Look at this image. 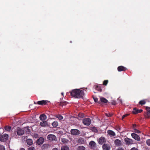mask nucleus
<instances>
[{
	"label": "nucleus",
	"instance_id": "obj_1",
	"mask_svg": "<svg viewBox=\"0 0 150 150\" xmlns=\"http://www.w3.org/2000/svg\"><path fill=\"white\" fill-rule=\"evenodd\" d=\"M70 92L71 95L75 98H80L84 95L83 91L79 89H74Z\"/></svg>",
	"mask_w": 150,
	"mask_h": 150
},
{
	"label": "nucleus",
	"instance_id": "obj_2",
	"mask_svg": "<svg viewBox=\"0 0 150 150\" xmlns=\"http://www.w3.org/2000/svg\"><path fill=\"white\" fill-rule=\"evenodd\" d=\"M47 139L51 141L54 142L57 141V138L56 136L53 134H49L47 136Z\"/></svg>",
	"mask_w": 150,
	"mask_h": 150
},
{
	"label": "nucleus",
	"instance_id": "obj_3",
	"mask_svg": "<svg viewBox=\"0 0 150 150\" xmlns=\"http://www.w3.org/2000/svg\"><path fill=\"white\" fill-rule=\"evenodd\" d=\"M124 141L127 145L132 144L134 143L133 140L126 137L124 139Z\"/></svg>",
	"mask_w": 150,
	"mask_h": 150
},
{
	"label": "nucleus",
	"instance_id": "obj_4",
	"mask_svg": "<svg viewBox=\"0 0 150 150\" xmlns=\"http://www.w3.org/2000/svg\"><path fill=\"white\" fill-rule=\"evenodd\" d=\"M83 122L85 125L88 126L91 124V120L90 118H86L83 119Z\"/></svg>",
	"mask_w": 150,
	"mask_h": 150
},
{
	"label": "nucleus",
	"instance_id": "obj_5",
	"mask_svg": "<svg viewBox=\"0 0 150 150\" xmlns=\"http://www.w3.org/2000/svg\"><path fill=\"white\" fill-rule=\"evenodd\" d=\"M71 134L74 135H79L80 134V132L77 129H71Z\"/></svg>",
	"mask_w": 150,
	"mask_h": 150
},
{
	"label": "nucleus",
	"instance_id": "obj_6",
	"mask_svg": "<svg viewBox=\"0 0 150 150\" xmlns=\"http://www.w3.org/2000/svg\"><path fill=\"white\" fill-rule=\"evenodd\" d=\"M8 135L7 134H5L1 136L0 138V140L1 142H5L7 140Z\"/></svg>",
	"mask_w": 150,
	"mask_h": 150
},
{
	"label": "nucleus",
	"instance_id": "obj_7",
	"mask_svg": "<svg viewBox=\"0 0 150 150\" xmlns=\"http://www.w3.org/2000/svg\"><path fill=\"white\" fill-rule=\"evenodd\" d=\"M47 101L46 100H42L37 102L34 101V104H38L39 105H44L46 104Z\"/></svg>",
	"mask_w": 150,
	"mask_h": 150
},
{
	"label": "nucleus",
	"instance_id": "obj_8",
	"mask_svg": "<svg viewBox=\"0 0 150 150\" xmlns=\"http://www.w3.org/2000/svg\"><path fill=\"white\" fill-rule=\"evenodd\" d=\"M110 145L108 144H104L102 146V148L103 150H110Z\"/></svg>",
	"mask_w": 150,
	"mask_h": 150
},
{
	"label": "nucleus",
	"instance_id": "obj_9",
	"mask_svg": "<svg viewBox=\"0 0 150 150\" xmlns=\"http://www.w3.org/2000/svg\"><path fill=\"white\" fill-rule=\"evenodd\" d=\"M90 148L92 149H95L96 147V144L93 141H91L89 143Z\"/></svg>",
	"mask_w": 150,
	"mask_h": 150
},
{
	"label": "nucleus",
	"instance_id": "obj_10",
	"mask_svg": "<svg viewBox=\"0 0 150 150\" xmlns=\"http://www.w3.org/2000/svg\"><path fill=\"white\" fill-rule=\"evenodd\" d=\"M131 135L132 137L136 140L139 141L140 140V138L139 136L137 134L134 133L131 134Z\"/></svg>",
	"mask_w": 150,
	"mask_h": 150
},
{
	"label": "nucleus",
	"instance_id": "obj_11",
	"mask_svg": "<svg viewBox=\"0 0 150 150\" xmlns=\"http://www.w3.org/2000/svg\"><path fill=\"white\" fill-rule=\"evenodd\" d=\"M17 134L18 135H22L24 133V130L21 129L19 127H18L17 128Z\"/></svg>",
	"mask_w": 150,
	"mask_h": 150
},
{
	"label": "nucleus",
	"instance_id": "obj_12",
	"mask_svg": "<svg viewBox=\"0 0 150 150\" xmlns=\"http://www.w3.org/2000/svg\"><path fill=\"white\" fill-rule=\"evenodd\" d=\"M127 69L126 68L122 66H120L117 67V70L118 71H125Z\"/></svg>",
	"mask_w": 150,
	"mask_h": 150
},
{
	"label": "nucleus",
	"instance_id": "obj_13",
	"mask_svg": "<svg viewBox=\"0 0 150 150\" xmlns=\"http://www.w3.org/2000/svg\"><path fill=\"white\" fill-rule=\"evenodd\" d=\"M146 109L147 112V114L146 116V118H150V107H146Z\"/></svg>",
	"mask_w": 150,
	"mask_h": 150
},
{
	"label": "nucleus",
	"instance_id": "obj_14",
	"mask_svg": "<svg viewBox=\"0 0 150 150\" xmlns=\"http://www.w3.org/2000/svg\"><path fill=\"white\" fill-rule=\"evenodd\" d=\"M114 143L116 145L118 146H121L122 144L121 141L118 139L115 140L114 141Z\"/></svg>",
	"mask_w": 150,
	"mask_h": 150
},
{
	"label": "nucleus",
	"instance_id": "obj_15",
	"mask_svg": "<svg viewBox=\"0 0 150 150\" xmlns=\"http://www.w3.org/2000/svg\"><path fill=\"white\" fill-rule=\"evenodd\" d=\"M105 142V139L103 137H101L99 139L98 142L99 144H102Z\"/></svg>",
	"mask_w": 150,
	"mask_h": 150
},
{
	"label": "nucleus",
	"instance_id": "obj_16",
	"mask_svg": "<svg viewBox=\"0 0 150 150\" xmlns=\"http://www.w3.org/2000/svg\"><path fill=\"white\" fill-rule=\"evenodd\" d=\"M44 141V139L42 137H40L37 141V143L39 145L42 144Z\"/></svg>",
	"mask_w": 150,
	"mask_h": 150
},
{
	"label": "nucleus",
	"instance_id": "obj_17",
	"mask_svg": "<svg viewBox=\"0 0 150 150\" xmlns=\"http://www.w3.org/2000/svg\"><path fill=\"white\" fill-rule=\"evenodd\" d=\"M108 133L110 136L114 137L116 135L115 133L111 130H108L107 132Z\"/></svg>",
	"mask_w": 150,
	"mask_h": 150
},
{
	"label": "nucleus",
	"instance_id": "obj_18",
	"mask_svg": "<svg viewBox=\"0 0 150 150\" xmlns=\"http://www.w3.org/2000/svg\"><path fill=\"white\" fill-rule=\"evenodd\" d=\"M77 142L79 144H83L84 142V139L82 137H80L77 141Z\"/></svg>",
	"mask_w": 150,
	"mask_h": 150
},
{
	"label": "nucleus",
	"instance_id": "obj_19",
	"mask_svg": "<svg viewBox=\"0 0 150 150\" xmlns=\"http://www.w3.org/2000/svg\"><path fill=\"white\" fill-rule=\"evenodd\" d=\"M39 118L40 120L43 121L46 119L47 117L45 115L42 114L40 116Z\"/></svg>",
	"mask_w": 150,
	"mask_h": 150
},
{
	"label": "nucleus",
	"instance_id": "obj_20",
	"mask_svg": "<svg viewBox=\"0 0 150 150\" xmlns=\"http://www.w3.org/2000/svg\"><path fill=\"white\" fill-rule=\"evenodd\" d=\"M40 125L42 127H46L47 125V122L45 121H42L40 122Z\"/></svg>",
	"mask_w": 150,
	"mask_h": 150
},
{
	"label": "nucleus",
	"instance_id": "obj_21",
	"mask_svg": "<svg viewBox=\"0 0 150 150\" xmlns=\"http://www.w3.org/2000/svg\"><path fill=\"white\" fill-rule=\"evenodd\" d=\"M100 101L101 102L104 103H107L108 101L107 99L103 97L100 98Z\"/></svg>",
	"mask_w": 150,
	"mask_h": 150
},
{
	"label": "nucleus",
	"instance_id": "obj_22",
	"mask_svg": "<svg viewBox=\"0 0 150 150\" xmlns=\"http://www.w3.org/2000/svg\"><path fill=\"white\" fill-rule=\"evenodd\" d=\"M61 150H69V148L67 146L64 145L61 147Z\"/></svg>",
	"mask_w": 150,
	"mask_h": 150
},
{
	"label": "nucleus",
	"instance_id": "obj_23",
	"mask_svg": "<svg viewBox=\"0 0 150 150\" xmlns=\"http://www.w3.org/2000/svg\"><path fill=\"white\" fill-rule=\"evenodd\" d=\"M27 143L30 146L33 144V141L31 139H29L27 140Z\"/></svg>",
	"mask_w": 150,
	"mask_h": 150
},
{
	"label": "nucleus",
	"instance_id": "obj_24",
	"mask_svg": "<svg viewBox=\"0 0 150 150\" xmlns=\"http://www.w3.org/2000/svg\"><path fill=\"white\" fill-rule=\"evenodd\" d=\"M61 140L62 142L64 144L67 143L69 142L68 139L64 138H62Z\"/></svg>",
	"mask_w": 150,
	"mask_h": 150
},
{
	"label": "nucleus",
	"instance_id": "obj_25",
	"mask_svg": "<svg viewBox=\"0 0 150 150\" xmlns=\"http://www.w3.org/2000/svg\"><path fill=\"white\" fill-rule=\"evenodd\" d=\"M52 125L53 127H56L58 126V123L57 121H55L52 123Z\"/></svg>",
	"mask_w": 150,
	"mask_h": 150
},
{
	"label": "nucleus",
	"instance_id": "obj_26",
	"mask_svg": "<svg viewBox=\"0 0 150 150\" xmlns=\"http://www.w3.org/2000/svg\"><path fill=\"white\" fill-rule=\"evenodd\" d=\"M147 100L146 99L141 100L139 102V104L141 105H144L146 103Z\"/></svg>",
	"mask_w": 150,
	"mask_h": 150
},
{
	"label": "nucleus",
	"instance_id": "obj_27",
	"mask_svg": "<svg viewBox=\"0 0 150 150\" xmlns=\"http://www.w3.org/2000/svg\"><path fill=\"white\" fill-rule=\"evenodd\" d=\"M138 110L136 108H134L132 111V113L134 114H137L138 113Z\"/></svg>",
	"mask_w": 150,
	"mask_h": 150
},
{
	"label": "nucleus",
	"instance_id": "obj_28",
	"mask_svg": "<svg viewBox=\"0 0 150 150\" xmlns=\"http://www.w3.org/2000/svg\"><path fill=\"white\" fill-rule=\"evenodd\" d=\"M78 150H85V147L82 146H79L78 147Z\"/></svg>",
	"mask_w": 150,
	"mask_h": 150
},
{
	"label": "nucleus",
	"instance_id": "obj_29",
	"mask_svg": "<svg viewBox=\"0 0 150 150\" xmlns=\"http://www.w3.org/2000/svg\"><path fill=\"white\" fill-rule=\"evenodd\" d=\"M4 129L6 131H10L11 129V127L10 126H6L4 127Z\"/></svg>",
	"mask_w": 150,
	"mask_h": 150
},
{
	"label": "nucleus",
	"instance_id": "obj_30",
	"mask_svg": "<svg viewBox=\"0 0 150 150\" xmlns=\"http://www.w3.org/2000/svg\"><path fill=\"white\" fill-rule=\"evenodd\" d=\"M56 117L60 120H62L63 119V117L60 115H57L56 116Z\"/></svg>",
	"mask_w": 150,
	"mask_h": 150
},
{
	"label": "nucleus",
	"instance_id": "obj_31",
	"mask_svg": "<svg viewBox=\"0 0 150 150\" xmlns=\"http://www.w3.org/2000/svg\"><path fill=\"white\" fill-rule=\"evenodd\" d=\"M91 130L93 132L96 133H97L98 132V130L97 129V128L95 127H93L92 128Z\"/></svg>",
	"mask_w": 150,
	"mask_h": 150
},
{
	"label": "nucleus",
	"instance_id": "obj_32",
	"mask_svg": "<svg viewBox=\"0 0 150 150\" xmlns=\"http://www.w3.org/2000/svg\"><path fill=\"white\" fill-rule=\"evenodd\" d=\"M78 119H81L84 117V114L82 113H79L78 115Z\"/></svg>",
	"mask_w": 150,
	"mask_h": 150
},
{
	"label": "nucleus",
	"instance_id": "obj_33",
	"mask_svg": "<svg viewBox=\"0 0 150 150\" xmlns=\"http://www.w3.org/2000/svg\"><path fill=\"white\" fill-rule=\"evenodd\" d=\"M67 104V102L66 101L60 102L59 105L62 106H65Z\"/></svg>",
	"mask_w": 150,
	"mask_h": 150
},
{
	"label": "nucleus",
	"instance_id": "obj_34",
	"mask_svg": "<svg viewBox=\"0 0 150 150\" xmlns=\"http://www.w3.org/2000/svg\"><path fill=\"white\" fill-rule=\"evenodd\" d=\"M96 89L100 92L102 91L101 87L100 86H97L96 88Z\"/></svg>",
	"mask_w": 150,
	"mask_h": 150
},
{
	"label": "nucleus",
	"instance_id": "obj_35",
	"mask_svg": "<svg viewBox=\"0 0 150 150\" xmlns=\"http://www.w3.org/2000/svg\"><path fill=\"white\" fill-rule=\"evenodd\" d=\"M108 80H104L103 82V84L104 85L106 86L107 84L108 83Z\"/></svg>",
	"mask_w": 150,
	"mask_h": 150
},
{
	"label": "nucleus",
	"instance_id": "obj_36",
	"mask_svg": "<svg viewBox=\"0 0 150 150\" xmlns=\"http://www.w3.org/2000/svg\"><path fill=\"white\" fill-rule=\"evenodd\" d=\"M93 98L94 99V101L95 102H97V103H98L99 104L100 103V101H99V102L98 101V99L97 98H96L94 97Z\"/></svg>",
	"mask_w": 150,
	"mask_h": 150
},
{
	"label": "nucleus",
	"instance_id": "obj_37",
	"mask_svg": "<svg viewBox=\"0 0 150 150\" xmlns=\"http://www.w3.org/2000/svg\"><path fill=\"white\" fill-rule=\"evenodd\" d=\"M47 147V144H45L42 146V149L43 150H45Z\"/></svg>",
	"mask_w": 150,
	"mask_h": 150
},
{
	"label": "nucleus",
	"instance_id": "obj_38",
	"mask_svg": "<svg viewBox=\"0 0 150 150\" xmlns=\"http://www.w3.org/2000/svg\"><path fill=\"white\" fill-rule=\"evenodd\" d=\"M134 132L137 133H139L140 132L139 130L136 129V128L134 129Z\"/></svg>",
	"mask_w": 150,
	"mask_h": 150
},
{
	"label": "nucleus",
	"instance_id": "obj_39",
	"mask_svg": "<svg viewBox=\"0 0 150 150\" xmlns=\"http://www.w3.org/2000/svg\"><path fill=\"white\" fill-rule=\"evenodd\" d=\"M0 150H5L4 147L3 145H0Z\"/></svg>",
	"mask_w": 150,
	"mask_h": 150
},
{
	"label": "nucleus",
	"instance_id": "obj_40",
	"mask_svg": "<svg viewBox=\"0 0 150 150\" xmlns=\"http://www.w3.org/2000/svg\"><path fill=\"white\" fill-rule=\"evenodd\" d=\"M146 143L148 145L150 146V139H147L146 140Z\"/></svg>",
	"mask_w": 150,
	"mask_h": 150
},
{
	"label": "nucleus",
	"instance_id": "obj_41",
	"mask_svg": "<svg viewBox=\"0 0 150 150\" xmlns=\"http://www.w3.org/2000/svg\"><path fill=\"white\" fill-rule=\"evenodd\" d=\"M111 104L112 105H116V102L115 100H112L111 102Z\"/></svg>",
	"mask_w": 150,
	"mask_h": 150
},
{
	"label": "nucleus",
	"instance_id": "obj_42",
	"mask_svg": "<svg viewBox=\"0 0 150 150\" xmlns=\"http://www.w3.org/2000/svg\"><path fill=\"white\" fill-rule=\"evenodd\" d=\"M28 150H35V148L33 146H31L28 148Z\"/></svg>",
	"mask_w": 150,
	"mask_h": 150
},
{
	"label": "nucleus",
	"instance_id": "obj_43",
	"mask_svg": "<svg viewBox=\"0 0 150 150\" xmlns=\"http://www.w3.org/2000/svg\"><path fill=\"white\" fill-rule=\"evenodd\" d=\"M129 115V114H125V115H123L122 117V120H123V119H124L125 117L127 116H128Z\"/></svg>",
	"mask_w": 150,
	"mask_h": 150
},
{
	"label": "nucleus",
	"instance_id": "obj_44",
	"mask_svg": "<svg viewBox=\"0 0 150 150\" xmlns=\"http://www.w3.org/2000/svg\"><path fill=\"white\" fill-rule=\"evenodd\" d=\"M136 125L135 124H133V130L134 129H135L136 128Z\"/></svg>",
	"mask_w": 150,
	"mask_h": 150
},
{
	"label": "nucleus",
	"instance_id": "obj_45",
	"mask_svg": "<svg viewBox=\"0 0 150 150\" xmlns=\"http://www.w3.org/2000/svg\"><path fill=\"white\" fill-rule=\"evenodd\" d=\"M131 150H138V149L135 147H133L132 148Z\"/></svg>",
	"mask_w": 150,
	"mask_h": 150
},
{
	"label": "nucleus",
	"instance_id": "obj_46",
	"mask_svg": "<svg viewBox=\"0 0 150 150\" xmlns=\"http://www.w3.org/2000/svg\"><path fill=\"white\" fill-rule=\"evenodd\" d=\"M117 130H120L121 129V128L120 127L118 126L117 127Z\"/></svg>",
	"mask_w": 150,
	"mask_h": 150
},
{
	"label": "nucleus",
	"instance_id": "obj_47",
	"mask_svg": "<svg viewBox=\"0 0 150 150\" xmlns=\"http://www.w3.org/2000/svg\"><path fill=\"white\" fill-rule=\"evenodd\" d=\"M117 150H124V149L121 147H119L118 148Z\"/></svg>",
	"mask_w": 150,
	"mask_h": 150
},
{
	"label": "nucleus",
	"instance_id": "obj_48",
	"mask_svg": "<svg viewBox=\"0 0 150 150\" xmlns=\"http://www.w3.org/2000/svg\"><path fill=\"white\" fill-rule=\"evenodd\" d=\"M138 113H141L142 112L143 110L142 109L140 110H138Z\"/></svg>",
	"mask_w": 150,
	"mask_h": 150
},
{
	"label": "nucleus",
	"instance_id": "obj_49",
	"mask_svg": "<svg viewBox=\"0 0 150 150\" xmlns=\"http://www.w3.org/2000/svg\"><path fill=\"white\" fill-rule=\"evenodd\" d=\"M38 136V134H34V137L35 138H37Z\"/></svg>",
	"mask_w": 150,
	"mask_h": 150
},
{
	"label": "nucleus",
	"instance_id": "obj_50",
	"mask_svg": "<svg viewBox=\"0 0 150 150\" xmlns=\"http://www.w3.org/2000/svg\"><path fill=\"white\" fill-rule=\"evenodd\" d=\"M53 150H57V148H54L53 149Z\"/></svg>",
	"mask_w": 150,
	"mask_h": 150
},
{
	"label": "nucleus",
	"instance_id": "obj_51",
	"mask_svg": "<svg viewBox=\"0 0 150 150\" xmlns=\"http://www.w3.org/2000/svg\"><path fill=\"white\" fill-rule=\"evenodd\" d=\"M20 150H25L23 148H21Z\"/></svg>",
	"mask_w": 150,
	"mask_h": 150
},
{
	"label": "nucleus",
	"instance_id": "obj_52",
	"mask_svg": "<svg viewBox=\"0 0 150 150\" xmlns=\"http://www.w3.org/2000/svg\"><path fill=\"white\" fill-rule=\"evenodd\" d=\"M61 94H62V95H63V93H61Z\"/></svg>",
	"mask_w": 150,
	"mask_h": 150
},
{
	"label": "nucleus",
	"instance_id": "obj_53",
	"mask_svg": "<svg viewBox=\"0 0 150 150\" xmlns=\"http://www.w3.org/2000/svg\"><path fill=\"white\" fill-rule=\"evenodd\" d=\"M47 103H49V102H50V101H49L47 100Z\"/></svg>",
	"mask_w": 150,
	"mask_h": 150
}]
</instances>
